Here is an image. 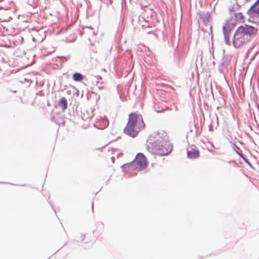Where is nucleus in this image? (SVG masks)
<instances>
[{"label":"nucleus","mask_w":259,"mask_h":259,"mask_svg":"<svg viewBox=\"0 0 259 259\" xmlns=\"http://www.w3.org/2000/svg\"><path fill=\"white\" fill-rule=\"evenodd\" d=\"M114 157H112V160H114Z\"/></svg>","instance_id":"nucleus-19"},{"label":"nucleus","mask_w":259,"mask_h":259,"mask_svg":"<svg viewBox=\"0 0 259 259\" xmlns=\"http://www.w3.org/2000/svg\"><path fill=\"white\" fill-rule=\"evenodd\" d=\"M160 145H160L161 148H164V146H162V145H163V144H161Z\"/></svg>","instance_id":"nucleus-15"},{"label":"nucleus","mask_w":259,"mask_h":259,"mask_svg":"<svg viewBox=\"0 0 259 259\" xmlns=\"http://www.w3.org/2000/svg\"><path fill=\"white\" fill-rule=\"evenodd\" d=\"M233 148L236 152L245 161V162L249 163L247 160L243 156V154L241 153V151L240 148L236 145L233 144Z\"/></svg>","instance_id":"nucleus-10"},{"label":"nucleus","mask_w":259,"mask_h":259,"mask_svg":"<svg viewBox=\"0 0 259 259\" xmlns=\"http://www.w3.org/2000/svg\"><path fill=\"white\" fill-rule=\"evenodd\" d=\"M58 105L63 111L66 109L67 107V102L65 97H62L58 103Z\"/></svg>","instance_id":"nucleus-8"},{"label":"nucleus","mask_w":259,"mask_h":259,"mask_svg":"<svg viewBox=\"0 0 259 259\" xmlns=\"http://www.w3.org/2000/svg\"><path fill=\"white\" fill-rule=\"evenodd\" d=\"M188 157L191 159L196 158L199 157V153L196 149L189 147L187 150Z\"/></svg>","instance_id":"nucleus-7"},{"label":"nucleus","mask_w":259,"mask_h":259,"mask_svg":"<svg viewBox=\"0 0 259 259\" xmlns=\"http://www.w3.org/2000/svg\"><path fill=\"white\" fill-rule=\"evenodd\" d=\"M148 150L154 154L167 155L171 153L172 145L168 140L167 133L158 131L153 133L147 141Z\"/></svg>","instance_id":"nucleus-1"},{"label":"nucleus","mask_w":259,"mask_h":259,"mask_svg":"<svg viewBox=\"0 0 259 259\" xmlns=\"http://www.w3.org/2000/svg\"><path fill=\"white\" fill-rule=\"evenodd\" d=\"M147 159L146 157L141 153L137 154L133 165L135 166V168L138 170H141L147 166Z\"/></svg>","instance_id":"nucleus-5"},{"label":"nucleus","mask_w":259,"mask_h":259,"mask_svg":"<svg viewBox=\"0 0 259 259\" xmlns=\"http://www.w3.org/2000/svg\"><path fill=\"white\" fill-rule=\"evenodd\" d=\"M256 33L257 29L255 27L246 24L241 25L234 34L231 44H233L234 48H239L248 42Z\"/></svg>","instance_id":"nucleus-2"},{"label":"nucleus","mask_w":259,"mask_h":259,"mask_svg":"<svg viewBox=\"0 0 259 259\" xmlns=\"http://www.w3.org/2000/svg\"><path fill=\"white\" fill-rule=\"evenodd\" d=\"M93 35H96V33H95V32L94 31L93 32Z\"/></svg>","instance_id":"nucleus-16"},{"label":"nucleus","mask_w":259,"mask_h":259,"mask_svg":"<svg viewBox=\"0 0 259 259\" xmlns=\"http://www.w3.org/2000/svg\"><path fill=\"white\" fill-rule=\"evenodd\" d=\"M250 10L259 16V0L251 7Z\"/></svg>","instance_id":"nucleus-9"},{"label":"nucleus","mask_w":259,"mask_h":259,"mask_svg":"<svg viewBox=\"0 0 259 259\" xmlns=\"http://www.w3.org/2000/svg\"><path fill=\"white\" fill-rule=\"evenodd\" d=\"M240 8V6L237 4H235L232 7L229 8V11L230 13L237 11Z\"/></svg>","instance_id":"nucleus-13"},{"label":"nucleus","mask_w":259,"mask_h":259,"mask_svg":"<svg viewBox=\"0 0 259 259\" xmlns=\"http://www.w3.org/2000/svg\"><path fill=\"white\" fill-rule=\"evenodd\" d=\"M236 24V21L233 17L229 19L223 26V32L225 43L228 46L231 45V41L230 40V34Z\"/></svg>","instance_id":"nucleus-4"},{"label":"nucleus","mask_w":259,"mask_h":259,"mask_svg":"<svg viewBox=\"0 0 259 259\" xmlns=\"http://www.w3.org/2000/svg\"><path fill=\"white\" fill-rule=\"evenodd\" d=\"M114 157H112V160H114Z\"/></svg>","instance_id":"nucleus-18"},{"label":"nucleus","mask_w":259,"mask_h":259,"mask_svg":"<svg viewBox=\"0 0 259 259\" xmlns=\"http://www.w3.org/2000/svg\"><path fill=\"white\" fill-rule=\"evenodd\" d=\"M43 39H44V37H42L41 38H38V39H37V41H42V40H43Z\"/></svg>","instance_id":"nucleus-14"},{"label":"nucleus","mask_w":259,"mask_h":259,"mask_svg":"<svg viewBox=\"0 0 259 259\" xmlns=\"http://www.w3.org/2000/svg\"><path fill=\"white\" fill-rule=\"evenodd\" d=\"M144 127L145 124L142 115L132 113L129 115L128 121L124 129V132L132 137H135Z\"/></svg>","instance_id":"nucleus-3"},{"label":"nucleus","mask_w":259,"mask_h":259,"mask_svg":"<svg viewBox=\"0 0 259 259\" xmlns=\"http://www.w3.org/2000/svg\"><path fill=\"white\" fill-rule=\"evenodd\" d=\"M230 60L228 57L224 56L221 60L220 64L219 66V71L221 74H223L224 68H226L229 63Z\"/></svg>","instance_id":"nucleus-6"},{"label":"nucleus","mask_w":259,"mask_h":259,"mask_svg":"<svg viewBox=\"0 0 259 259\" xmlns=\"http://www.w3.org/2000/svg\"><path fill=\"white\" fill-rule=\"evenodd\" d=\"M36 38H35L34 37H33V40H34V41H35V40H36Z\"/></svg>","instance_id":"nucleus-17"},{"label":"nucleus","mask_w":259,"mask_h":259,"mask_svg":"<svg viewBox=\"0 0 259 259\" xmlns=\"http://www.w3.org/2000/svg\"><path fill=\"white\" fill-rule=\"evenodd\" d=\"M83 78V75L79 73H75L73 75V79L76 81H80Z\"/></svg>","instance_id":"nucleus-12"},{"label":"nucleus","mask_w":259,"mask_h":259,"mask_svg":"<svg viewBox=\"0 0 259 259\" xmlns=\"http://www.w3.org/2000/svg\"><path fill=\"white\" fill-rule=\"evenodd\" d=\"M237 22H242L243 20V15L241 13H237L234 14V17H233Z\"/></svg>","instance_id":"nucleus-11"}]
</instances>
